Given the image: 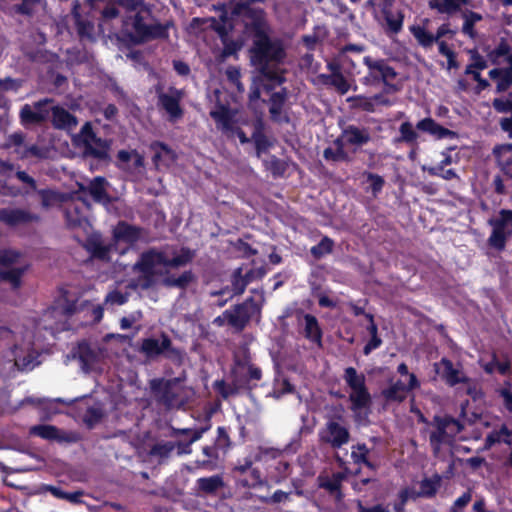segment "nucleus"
I'll return each instance as SVG.
<instances>
[{
  "label": "nucleus",
  "mask_w": 512,
  "mask_h": 512,
  "mask_svg": "<svg viewBox=\"0 0 512 512\" xmlns=\"http://www.w3.org/2000/svg\"><path fill=\"white\" fill-rule=\"evenodd\" d=\"M195 254L188 247H182L180 253L172 258H168L164 251L156 248H149L143 251L138 260L134 263L132 270L139 273L137 285L142 290H148L157 283V277L164 273L158 270V266L178 268L183 267L192 262Z\"/></svg>",
  "instance_id": "obj_1"
},
{
  "label": "nucleus",
  "mask_w": 512,
  "mask_h": 512,
  "mask_svg": "<svg viewBox=\"0 0 512 512\" xmlns=\"http://www.w3.org/2000/svg\"><path fill=\"white\" fill-rule=\"evenodd\" d=\"M152 5L140 9L133 16L123 21L120 39L128 45H142L152 40H167L171 22L165 24L154 22Z\"/></svg>",
  "instance_id": "obj_2"
},
{
  "label": "nucleus",
  "mask_w": 512,
  "mask_h": 512,
  "mask_svg": "<svg viewBox=\"0 0 512 512\" xmlns=\"http://www.w3.org/2000/svg\"><path fill=\"white\" fill-rule=\"evenodd\" d=\"M270 30H266L254 37L250 48L251 62L266 69L270 63H282L286 57L285 48L280 39H271Z\"/></svg>",
  "instance_id": "obj_3"
},
{
  "label": "nucleus",
  "mask_w": 512,
  "mask_h": 512,
  "mask_svg": "<svg viewBox=\"0 0 512 512\" xmlns=\"http://www.w3.org/2000/svg\"><path fill=\"white\" fill-rule=\"evenodd\" d=\"M231 20L241 26V32L246 37H254L266 30H270L267 15L261 7H248L231 5Z\"/></svg>",
  "instance_id": "obj_4"
},
{
  "label": "nucleus",
  "mask_w": 512,
  "mask_h": 512,
  "mask_svg": "<svg viewBox=\"0 0 512 512\" xmlns=\"http://www.w3.org/2000/svg\"><path fill=\"white\" fill-rule=\"evenodd\" d=\"M343 379L351 389L349 401L354 412L370 408L372 404L371 394L366 386V377L358 373L354 367H347L344 370Z\"/></svg>",
  "instance_id": "obj_5"
},
{
  "label": "nucleus",
  "mask_w": 512,
  "mask_h": 512,
  "mask_svg": "<svg viewBox=\"0 0 512 512\" xmlns=\"http://www.w3.org/2000/svg\"><path fill=\"white\" fill-rule=\"evenodd\" d=\"M261 298V301L257 302L254 297L250 296L242 303L235 304L231 309L225 310L223 315L227 319L228 325L242 331L254 316L260 317L264 302L263 295H261Z\"/></svg>",
  "instance_id": "obj_6"
},
{
  "label": "nucleus",
  "mask_w": 512,
  "mask_h": 512,
  "mask_svg": "<svg viewBox=\"0 0 512 512\" xmlns=\"http://www.w3.org/2000/svg\"><path fill=\"white\" fill-rule=\"evenodd\" d=\"M81 142L84 158H92L97 164L109 163L110 144L96 135L89 122H86L81 128Z\"/></svg>",
  "instance_id": "obj_7"
},
{
  "label": "nucleus",
  "mask_w": 512,
  "mask_h": 512,
  "mask_svg": "<svg viewBox=\"0 0 512 512\" xmlns=\"http://www.w3.org/2000/svg\"><path fill=\"white\" fill-rule=\"evenodd\" d=\"M139 351L149 359H155L161 355L178 363L183 359L182 351L173 346L171 338L164 332L161 333L160 339L154 337L142 339Z\"/></svg>",
  "instance_id": "obj_8"
},
{
  "label": "nucleus",
  "mask_w": 512,
  "mask_h": 512,
  "mask_svg": "<svg viewBox=\"0 0 512 512\" xmlns=\"http://www.w3.org/2000/svg\"><path fill=\"white\" fill-rule=\"evenodd\" d=\"M237 110L232 109L229 105L223 104L218 101L215 104L214 109L210 111V117L215 121L216 127L221 130L227 136L236 135L239 138L241 144H247L252 139L249 138L246 133L236 126Z\"/></svg>",
  "instance_id": "obj_9"
},
{
  "label": "nucleus",
  "mask_w": 512,
  "mask_h": 512,
  "mask_svg": "<svg viewBox=\"0 0 512 512\" xmlns=\"http://www.w3.org/2000/svg\"><path fill=\"white\" fill-rule=\"evenodd\" d=\"M488 224L492 227V232L487 240L491 248L501 252L506 247V242L512 234V210L501 209L497 218L488 220Z\"/></svg>",
  "instance_id": "obj_10"
},
{
  "label": "nucleus",
  "mask_w": 512,
  "mask_h": 512,
  "mask_svg": "<svg viewBox=\"0 0 512 512\" xmlns=\"http://www.w3.org/2000/svg\"><path fill=\"white\" fill-rule=\"evenodd\" d=\"M433 425H435L436 430L430 433L429 442L434 452L439 451L440 446L445 443L447 437L453 438L464 428L459 420L450 415H435L433 417Z\"/></svg>",
  "instance_id": "obj_11"
},
{
  "label": "nucleus",
  "mask_w": 512,
  "mask_h": 512,
  "mask_svg": "<svg viewBox=\"0 0 512 512\" xmlns=\"http://www.w3.org/2000/svg\"><path fill=\"white\" fill-rule=\"evenodd\" d=\"M155 93L158 109L166 112L170 122H177L183 117L184 110L181 107L183 93L181 90L171 86L169 87L168 92H165L161 85H157L155 87Z\"/></svg>",
  "instance_id": "obj_12"
},
{
  "label": "nucleus",
  "mask_w": 512,
  "mask_h": 512,
  "mask_svg": "<svg viewBox=\"0 0 512 512\" xmlns=\"http://www.w3.org/2000/svg\"><path fill=\"white\" fill-rule=\"evenodd\" d=\"M178 379L153 378L149 381V388L154 400L167 409L179 403L177 388Z\"/></svg>",
  "instance_id": "obj_13"
},
{
  "label": "nucleus",
  "mask_w": 512,
  "mask_h": 512,
  "mask_svg": "<svg viewBox=\"0 0 512 512\" xmlns=\"http://www.w3.org/2000/svg\"><path fill=\"white\" fill-rule=\"evenodd\" d=\"M363 63L368 71L361 82L366 86H377L383 80H394L398 75L386 59H374L371 56H365Z\"/></svg>",
  "instance_id": "obj_14"
},
{
  "label": "nucleus",
  "mask_w": 512,
  "mask_h": 512,
  "mask_svg": "<svg viewBox=\"0 0 512 512\" xmlns=\"http://www.w3.org/2000/svg\"><path fill=\"white\" fill-rule=\"evenodd\" d=\"M29 435L41 439L57 442L59 444H74L80 442L83 437L77 431L63 430L50 424H39L29 428Z\"/></svg>",
  "instance_id": "obj_15"
},
{
  "label": "nucleus",
  "mask_w": 512,
  "mask_h": 512,
  "mask_svg": "<svg viewBox=\"0 0 512 512\" xmlns=\"http://www.w3.org/2000/svg\"><path fill=\"white\" fill-rule=\"evenodd\" d=\"M209 427H201L198 429L192 428H172L170 436L178 438L173 441L174 450H177V455H187L192 452L191 445L198 441Z\"/></svg>",
  "instance_id": "obj_16"
},
{
  "label": "nucleus",
  "mask_w": 512,
  "mask_h": 512,
  "mask_svg": "<svg viewBox=\"0 0 512 512\" xmlns=\"http://www.w3.org/2000/svg\"><path fill=\"white\" fill-rule=\"evenodd\" d=\"M420 387V381L415 374L409 375V382L406 385L401 380H397L389 387L381 391L382 397L387 403H402L406 400L407 394Z\"/></svg>",
  "instance_id": "obj_17"
},
{
  "label": "nucleus",
  "mask_w": 512,
  "mask_h": 512,
  "mask_svg": "<svg viewBox=\"0 0 512 512\" xmlns=\"http://www.w3.org/2000/svg\"><path fill=\"white\" fill-rule=\"evenodd\" d=\"M381 17L382 20L379 23L388 37H393L402 31L405 18L402 10H395L391 4L386 3L381 9Z\"/></svg>",
  "instance_id": "obj_18"
},
{
  "label": "nucleus",
  "mask_w": 512,
  "mask_h": 512,
  "mask_svg": "<svg viewBox=\"0 0 512 512\" xmlns=\"http://www.w3.org/2000/svg\"><path fill=\"white\" fill-rule=\"evenodd\" d=\"M0 221L10 227L38 223L41 217L23 208H2L0 209Z\"/></svg>",
  "instance_id": "obj_19"
},
{
  "label": "nucleus",
  "mask_w": 512,
  "mask_h": 512,
  "mask_svg": "<svg viewBox=\"0 0 512 512\" xmlns=\"http://www.w3.org/2000/svg\"><path fill=\"white\" fill-rule=\"evenodd\" d=\"M346 478V472L338 471L332 473L331 476L320 474L317 481L319 488L324 489L331 497L334 498L336 503H340L345 498V494L342 491V483Z\"/></svg>",
  "instance_id": "obj_20"
},
{
  "label": "nucleus",
  "mask_w": 512,
  "mask_h": 512,
  "mask_svg": "<svg viewBox=\"0 0 512 512\" xmlns=\"http://www.w3.org/2000/svg\"><path fill=\"white\" fill-rule=\"evenodd\" d=\"M471 0H428V8L446 19L452 18L462 12V9L471 6Z\"/></svg>",
  "instance_id": "obj_21"
},
{
  "label": "nucleus",
  "mask_w": 512,
  "mask_h": 512,
  "mask_svg": "<svg viewBox=\"0 0 512 512\" xmlns=\"http://www.w3.org/2000/svg\"><path fill=\"white\" fill-rule=\"evenodd\" d=\"M349 439V430L333 420L326 423V429L321 435V440L330 444L333 448L342 447L349 442Z\"/></svg>",
  "instance_id": "obj_22"
},
{
  "label": "nucleus",
  "mask_w": 512,
  "mask_h": 512,
  "mask_svg": "<svg viewBox=\"0 0 512 512\" xmlns=\"http://www.w3.org/2000/svg\"><path fill=\"white\" fill-rule=\"evenodd\" d=\"M287 100L286 88H282L280 91L273 92L269 99V114L272 122L277 124H288L290 117L284 106Z\"/></svg>",
  "instance_id": "obj_23"
},
{
  "label": "nucleus",
  "mask_w": 512,
  "mask_h": 512,
  "mask_svg": "<svg viewBox=\"0 0 512 512\" xmlns=\"http://www.w3.org/2000/svg\"><path fill=\"white\" fill-rule=\"evenodd\" d=\"M84 249L90 254L91 258L104 262L111 260L112 244H104L99 234L89 235L83 244Z\"/></svg>",
  "instance_id": "obj_24"
},
{
  "label": "nucleus",
  "mask_w": 512,
  "mask_h": 512,
  "mask_svg": "<svg viewBox=\"0 0 512 512\" xmlns=\"http://www.w3.org/2000/svg\"><path fill=\"white\" fill-rule=\"evenodd\" d=\"M112 235L115 242L133 245L140 240L142 228L121 220L114 227Z\"/></svg>",
  "instance_id": "obj_25"
},
{
  "label": "nucleus",
  "mask_w": 512,
  "mask_h": 512,
  "mask_svg": "<svg viewBox=\"0 0 512 512\" xmlns=\"http://www.w3.org/2000/svg\"><path fill=\"white\" fill-rule=\"evenodd\" d=\"M416 129L434 136L437 140L445 138L454 139L458 136L457 132L438 124L431 117H426L418 121Z\"/></svg>",
  "instance_id": "obj_26"
},
{
  "label": "nucleus",
  "mask_w": 512,
  "mask_h": 512,
  "mask_svg": "<svg viewBox=\"0 0 512 512\" xmlns=\"http://www.w3.org/2000/svg\"><path fill=\"white\" fill-rule=\"evenodd\" d=\"M351 458L355 464H362L371 471L376 472L380 468V461L373 459L371 450L365 443H358L352 447Z\"/></svg>",
  "instance_id": "obj_27"
},
{
  "label": "nucleus",
  "mask_w": 512,
  "mask_h": 512,
  "mask_svg": "<svg viewBox=\"0 0 512 512\" xmlns=\"http://www.w3.org/2000/svg\"><path fill=\"white\" fill-rule=\"evenodd\" d=\"M107 186L108 181L105 177L96 176L89 182L86 190L88 191L89 195L92 197L94 202L107 205L110 204L112 200L111 196L107 192Z\"/></svg>",
  "instance_id": "obj_28"
},
{
  "label": "nucleus",
  "mask_w": 512,
  "mask_h": 512,
  "mask_svg": "<svg viewBox=\"0 0 512 512\" xmlns=\"http://www.w3.org/2000/svg\"><path fill=\"white\" fill-rule=\"evenodd\" d=\"M52 124L56 129L71 130L78 124L77 117L61 106L51 108Z\"/></svg>",
  "instance_id": "obj_29"
},
{
  "label": "nucleus",
  "mask_w": 512,
  "mask_h": 512,
  "mask_svg": "<svg viewBox=\"0 0 512 512\" xmlns=\"http://www.w3.org/2000/svg\"><path fill=\"white\" fill-rule=\"evenodd\" d=\"M342 130L345 143L349 146L361 147L371 140V135L367 128H360L351 124L347 125Z\"/></svg>",
  "instance_id": "obj_30"
},
{
  "label": "nucleus",
  "mask_w": 512,
  "mask_h": 512,
  "mask_svg": "<svg viewBox=\"0 0 512 512\" xmlns=\"http://www.w3.org/2000/svg\"><path fill=\"white\" fill-rule=\"evenodd\" d=\"M440 363L444 368L442 378L449 386L453 387L457 384H467L470 382V378L462 370L455 368L450 359L443 357Z\"/></svg>",
  "instance_id": "obj_31"
},
{
  "label": "nucleus",
  "mask_w": 512,
  "mask_h": 512,
  "mask_svg": "<svg viewBox=\"0 0 512 512\" xmlns=\"http://www.w3.org/2000/svg\"><path fill=\"white\" fill-rule=\"evenodd\" d=\"M224 486L223 477L219 474L201 477L196 480V488L199 494L215 495Z\"/></svg>",
  "instance_id": "obj_32"
},
{
  "label": "nucleus",
  "mask_w": 512,
  "mask_h": 512,
  "mask_svg": "<svg viewBox=\"0 0 512 512\" xmlns=\"http://www.w3.org/2000/svg\"><path fill=\"white\" fill-rule=\"evenodd\" d=\"M247 360L235 359L234 366L231 368L230 376L231 382L235 386V388L240 392L243 389H251L252 387H248V378L247 372L244 370L246 368Z\"/></svg>",
  "instance_id": "obj_33"
},
{
  "label": "nucleus",
  "mask_w": 512,
  "mask_h": 512,
  "mask_svg": "<svg viewBox=\"0 0 512 512\" xmlns=\"http://www.w3.org/2000/svg\"><path fill=\"white\" fill-rule=\"evenodd\" d=\"M304 337L319 346H322L323 331L318 319L312 314H305Z\"/></svg>",
  "instance_id": "obj_34"
},
{
  "label": "nucleus",
  "mask_w": 512,
  "mask_h": 512,
  "mask_svg": "<svg viewBox=\"0 0 512 512\" xmlns=\"http://www.w3.org/2000/svg\"><path fill=\"white\" fill-rule=\"evenodd\" d=\"M462 9V12H460L461 17L463 18V25H462V33L466 36H468L471 39H475L477 36V31L475 29L476 23L482 21L483 16L478 13L474 12L470 9Z\"/></svg>",
  "instance_id": "obj_35"
},
{
  "label": "nucleus",
  "mask_w": 512,
  "mask_h": 512,
  "mask_svg": "<svg viewBox=\"0 0 512 512\" xmlns=\"http://www.w3.org/2000/svg\"><path fill=\"white\" fill-rule=\"evenodd\" d=\"M416 130V127L414 128L409 121L401 123L399 126V135L393 138V144L399 145L404 143L408 146H416L419 137Z\"/></svg>",
  "instance_id": "obj_36"
},
{
  "label": "nucleus",
  "mask_w": 512,
  "mask_h": 512,
  "mask_svg": "<svg viewBox=\"0 0 512 512\" xmlns=\"http://www.w3.org/2000/svg\"><path fill=\"white\" fill-rule=\"evenodd\" d=\"M264 131V121L262 118H257L253 123V133L251 139L254 142L255 149L258 154L265 152L271 146V143L265 135Z\"/></svg>",
  "instance_id": "obj_37"
},
{
  "label": "nucleus",
  "mask_w": 512,
  "mask_h": 512,
  "mask_svg": "<svg viewBox=\"0 0 512 512\" xmlns=\"http://www.w3.org/2000/svg\"><path fill=\"white\" fill-rule=\"evenodd\" d=\"M318 79L323 85L333 86L341 95L346 94L350 89V85L342 72L334 74H319Z\"/></svg>",
  "instance_id": "obj_38"
},
{
  "label": "nucleus",
  "mask_w": 512,
  "mask_h": 512,
  "mask_svg": "<svg viewBox=\"0 0 512 512\" xmlns=\"http://www.w3.org/2000/svg\"><path fill=\"white\" fill-rule=\"evenodd\" d=\"M483 50L493 65H499L501 58L507 57L511 52V46L507 39L502 37L495 48L491 49L490 46H487Z\"/></svg>",
  "instance_id": "obj_39"
},
{
  "label": "nucleus",
  "mask_w": 512,
  "mask_h": 512,
  "mask_svg": "<svg viewBox=\"0 0 512 512\" xmlns=\"http://www.w3.org/2000/svg\"><path fill=\"white\" fill-rule=\"evenodd\" d=\"M441 476L434 474L431 478H424L419 483V495L421 498H433L441 486Z\"/></svg>",
  "instance_id": "obj_40"
},
{
  "label": "nucleus",
  "mask_w": 512,
  "mask_h": 512,
  "mask_svg": "<svg viewBox=\"0 0 512 512\" xmlns=\"http://www.w3.org/2000/svg\"><path fill=\"white\" fill-rule=\"evenodd\" d=\"M488 74L492 80L497 82L496 92H505L512 86V73L505 68H493Z\"/></svg>",
  "instance_id": "obj_41"
},
{
  "label": "nucleus",
  "mask_w": 512,
  "mask_h": 512,
  "mask_svg": "<svg viewBox=\"0 0 512 512\" xmlns=\"http://www.w3.org/2000/svg\"><path fill=\"white\" fill-rule=\"evenodd\" d=\"M37 193L41 207L48 210L64 200L63 194L51 188L38 189Z\"/></svg>",
  "instance_id": "obj_42"
},
{
  "label": "nucleus",
  "mask_w": 512,
  "mask_h": 512,
  "mask_svg": "<svg viewBox=\"0 0 512 512\" xmlns=\"http://www.w3.org/2000/svg\"><path fill=\"white\" fill-rule=\"evenodd\" d=\"M195 275L191 270L184 271L180 276L168 275L162 280V285L168 288H179L185 290L193 281Z\"/></svg>",
  "instance_id": "obj_43"
},
{
  "label": "nucleus",
  "mask_w": 512,
  "mask_h": 512,
  "mask_svg": "<svg viewBox=\"0 0 512 512\" xmlns=\"http://www.w3.org/2000/svg\"><path fill=\"white\" fill-rule=\"evenodd\" d=\"M203 455L207 458L206 460H197L196 465L199 468L213 470L217 466V461L220 458L221 451L214 445H206L202 448Z\"/></svg>",
  "instance_id": "obj_44"
},
{
  "label": "nucleus",
  "mask_w": 512,
  "mask_h": 512,
  "mask_svg": "<svg viewBox=\"0 0 512 512\" xmlns=\"http://www.w3.org/2000/svg\"><path fill=\"white\" fill-rule=\"evenodd\" d=\"M409 31L416 39L418 45L424 49L431 48L436 41L434 34L429 32L424 26L411 25Z\"/></svg>",
  "instance_id": "obj_45"
},
{
  "label": "nucleus",
  "mask_w": 512,
  "mask_h": 512,
  "mask_svg": "<svg viewBox=\"0 0 512 512\" xmlns=\"http://www.w3.org/2000/svg\"><path fill=\"white\" fill-rule=\"evenodd\" d=\"M221 24L215 27L216 32L219 34L221 41L228 39L229 33H231L236 27V23L231 20V11H224L220 15Z\"/></svg>",
  "instance_id": "obj_46"
},
{
  "label": "nucleus",
  "mask_w": 512,
  "mask_h": 512,
  "mask_svg": "<svg viewBox=\"0 0 512 512\" xmlns=\"http://www.w3.org/2000/svg\"><path fill=\"white\" fill-rule=\"evenodd\" d=\"M19 119L20 123L25 126H31V125H41L44 123L39 115H37L36 112H34V109L30 104H24L19 112Z\"/></svg>",
  "instance_id": "obj_47"
},
{
  "label": "nucleus",
  "mask_w": 512,
  "mask_h": 512,
  "mask_svg": "<svg viewBox=\"0 0 512 512\" xmlns=\"http://www.w3.org/2000/svg\"><path fill=\"white\" fill-rule=\"evenodd\" d=\"M334 248V241L328 236H324L320 242L311 247L310 253L316 259L319 260L323 256L331 254Z\"/></svg>",
  "instance_id": "obj_48"
},
{
  "label": "nucleus",
  "mask_w": 512,
  "mask_h": 512,
  "mask_svg": "<svg viewBox=\"0 0 512 512\" xmlns=\"http://www.w3.org/2000/svg\"><path fill=\"white\" fill-rule=\"evenodd\" d=\"M25 273V268L15 267L8 270L0 271V279L11 284L13 289L21 286V279Z\"/></svg>",
  "instance_id": "obj_49"
},
{
  "label": "nucleus",
  "mask_w": 512,
  "mask_h": 512,
  "mask_svg": "<svg viewBox=\"0 0 512 512\" xmlns=\"http://www.w3.org/2000/svg\"><path fill=\"white\" fill-rule=\"evenodd\" d=\"M247 286V280L243 279L242 268L239 267L235 269L231 275L232 294L230 295L229 298L242 295L245 292Z\"/></svg>",
  "instance_id": "obj_50"
},
{
  "label": "nucleus",
  "mask_w": 512,
  "mask_h": 512,
  "mask_svg": "<svg viewBox=\"0 0 512 512\" xmlns=\"http://www.w3.org/2000/svg\"><path fill=\"white\" fill-rule=\"evenodd\" d=\"M104 417V412L100 407H88L83 414L82 420L88 429H93Z\"/></svg>",
  "instance_id": "obj_51"
},
{
  "label": "nucleus",
  "mask_w": 512,
  "mask_h": 512,
  "mask_svg": "<svg viewBox=\"0 0 512 512\" xmlns=\"http://www.w3.org/2000/svg\"><path fill=\"white\" fill-rule=\"evenodd\" d=\"M348 102L351 103V107L354 109L362 110L367 113H374L376 108L373 104L371 97L364 95H356L348 98Z\"/></svg>",
  "instance_id": "obj_52"
},
{
  "label": "nucleus",
  "mask_w": 512,
  "mask_h": 512,
  "mask_svg": "<svg viewBox=\"0 0 512 512\" xmlns=\"http://www.w3.org/2000/svg\"><path fill=\"white\" fill-rule=\"evenodd\" d=\"M15 177L24 184L23 191L21 192L23 196H29L38 190L36 180L26 171L17 170Z\"/></svg>",
  "instance_id": "obj_53"
},
{
  "label": "nucleus",
  "mask_w": 512,
  "mask_h": 512,
  "mask_svg": "<svg viewBox=\"0 0 512 512\" xmlns=\"http://www.w3.org/2000/svg\"><path fill=\"white\" fill-rule=\"evenodd\" d=\"M223 455H225L232 446V441L228 429L224 426L217 428V436L213 443Z\"/></svg>",
  "instance_id": "obj_54"
},
{
  "label": "nucleus",
  "mask_w": 512,
  "mask_h": 512,
  "mask_svg": "<svg viewBox=\"0 0 512 512\" xmlns=\"http://www.w3.org/2000/svg\"><path fill=\"white\" fill-rule=\"evenodd\" d=\"M174 451L173 441H161L155 443L150 448V455L154 457H159L161 459H165L170 457L172 452Z\"/></svg>",
  "instance_id": "obj_55"
},
{
  "label": "nucleus",
  "mask_w": 512,
  "mask_h": 512,
  "mask_svg": "<svg viewBox=\"0 0 512 512\" xmlns=\"http://www.w3.org/2000/svg\"><path fill=\"white\" fill-rule=\"evenodd\" d=\"M54 100L52 98H44L34 102L31 106L34 109V112L39 115L40 119L43 122H46L49 119L51 108L50 104H52Z\"/></svg>",
  "instance_id": "obj_56"
},
{
  "label": "nucleus",
  "mask_w": 512,
  "mask_h": 512,
  "mask_svg": "<svg viewBox=\"0 0 512 512\" xmlns=\"http://www.w3.org/2000/svg\"><path fill=\"white\" fill-rule=\"evenodd\" d=\"M223 44V49L221 52V57L223 59H226L231 56H236L237 53L242 49L243 47V41L242 40H232V39H224L221 41Z\"/></svg>",
  "instance_id": "obj_57"
},
{
  "label": "nucleus",
  "mask_w": 512,
  "mask_h": 512,
  "mask_svg": "<svg viewBox=\"0 0 512 512\" xmlns=\"http://www.w3.org/2000/svg\"><path fill=\"white\" fill-rule=\"evenodd\" d=\"M323 157L327 161L333 162H350L351 158L349 154L345 151V149H332L331 147H327L323 151Z\"/></svg>",
  "instance_id": "obj_58"
},
{
  "label": "nucleus",
  "mask_w": 512,
  "mask_h": 512,
  "mask_svg": "<svg viewBox=\"0 0 512 512\" xmlns=\"http://www.w3.org/2000/svg\"><path fill=\"white\" fill-rule=\"evenodd\" d=\"M213 387L223 399H228L230 396L239 393L235 386L232 384V382L230 384H227L223 379L216 380L213 384Z\"/></svg>",
  "instance_id": "obj_59"
},
{
  "label": "nucleus",
  "mask_w": 512,
  "mask_h": 512,
  "mask_svg": "<svg viewBox=\"0 0 512 512\" xmlns=\"http://www.w3.org/2000/svg\"><path fill=\"white\" fill-rule=\"evenodd\" d=\"M150 149L153 150L155 153L152 157V161L155 165H158L159 161L162 157V152L172 155L173 150L164 142L161 141H154L150 145Z\"/></svg>",
  "instance_id": "obj_60"
},
{
  "label": "nucleus",
  "mask_w": 512,
  "mask_h": 512,
  "mask_svg": "<svg viewBox=\"0 0 512 512\" xmlns=\"http://www.w3.org/2000/svg\"><path fill=\"white\" fill-rule=\"evenodd\" d=\"M238 483L245 488H254L262 483L261 473L258 469H251L249 477L240 478Z\"/></svg>",
  "instance_id": "obj_61"
},
{
  "label": "nucleus",
  "mask_w": 512,
  "mask_h": 512,
  "mask_svg": "<svg viewBox=\"0 0 512 512\" xmlns=\"http://www.w3.org/2000/svg\"><path fill=\"white\" fill-rule=\"evenodd\" d=\"M268 169L274 177H282L287 170V164L282 159L273 155L268 162Z\"/></svg>",
  "instance_id": "obj_62"
},
{
  "label": "nucleus",
  "mask_w": 512,
  "mask_h": 512,
  "mask_svg": "<svg viewBox=\"0 0 512 512\" xmlns=\"http://www.w3.org/2000/svg\"><path fill=\"white\" fill-rule=\"evenodd\" d=\"M424 170L427 171L430 176L441 177L445 180H452L458 177L454 169L444 170V168L441 167H428L424 168Z\"/></svg>",
  "instance_id": "obj_63"
},
{
  "label": "nucleus",
  "mask_w": 512,
  "mask_h": 512,
  "mask_svg": "<svg viewBox=\"0 0 512 512\" xmlns=\"http://www.w3.org/2000/svg\"><path fill=\"white\" fill-rule=\"evenodd\" d=\"M78 358L84 366H89L95 360V353L88 344H80Z\"/></svg>",
  "instance_id": "obj_64"
}]
</instances>
